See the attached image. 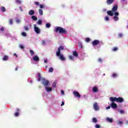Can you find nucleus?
I'll return each instance as SVG.
<instances>
[{"mask_svg": "<svg viewBox=\"0 0 128 128\" xmlns=\"http://www.w3.org/2000/svg\"><path fill=\"white\" fill-rule=\"evenodd\" d=\"M116 10H118V6L117 5H114L112 8V10H109L107 12L108 14L110 16H112L114 14L115 16L114 18V20H116V22L118 20L119 18L118 16L120 14L118 12H116Z\"/></svg>", "mask_w": 128, "mask_h": 128, "instance_id": "f257e3e1", "label": "nucleus"}, {"mask_svg": "<svg viewBox=\"0 0 128 128\" xmlns=\"http://www.w3.org/2000/svg\"><path fill=\"white\" fill-rule=\"evenodd\" d=\"M38 81L40 82V80H42L44 86H48V84H50V82H48V80H45V79L44 78H40V73L38 74Z\"/></svg>", "mask_w": 128, "mask_h": 128, "instance_id": "f03ea898", "label": "nucleus"}, {"mask_svg": "<svg viewBox=\"0 0 128 128\" xmlns=\"http://www.w3.org/2000/svg\"><path fill=\"white\" fill-rule=\"evenodd\" d=\"M56 32H59V34H66V29L61 27L56 28Z\"/></svg>", "mask_w": 128, "mask_h": 128, "instance_id": "7ed1b4c3", "label": "nucleus"}, {"mask_svg": "<svg viewBox=\"0 0 128 128\" xmlns=\"http://www.w3.org/2000/svg\"><path fill=\"white\" fill-rule=\"evenodd\" d=\"M56 55L57 56H58L60 60H66V57L62 55V54H60V52H57L56 53Z\"/></svg>", "mask_w": 128, "mask_h": 128, "instance_id": "20e7f679", "label": "nucleus"}, {"mask_svg": "<svg viewBox=\"0 0 128 128\" xmlns=\"http://www.w3.org/2000/svg\"><path fill=\"white\" fill-rule=\"evenodd\" d=\"M34 30L37 34H40V29L36 26V24H34Z\"/></svg>", "mask_w": 128, "mask_h": 128, "instance_id": "39448f33", "label": "nucleus"}, {"mask_svg": "<svg viewBox=\"0 0 128 128\" xmlns=\"http://www.w3.org/2000/svg\"><path fill=\"white\" fill-rule=\"evenodd\" d=\"M45 90L47 92H52V87L50 86H46Z\"/></svg>", "mask_w": 128, "mask_h": 128, "instance_id": "423d86ee", "label": "nucleus"}, {"mask_svg": "<svg viewBox=\"0 0 128 128\" xmlns=\"http://www.w3.org/2000/svg\"><path fill=\"white\" fill-rule=\"evenodd\" d=\"M109 100L110 102H117L118 98L116 97H110L109 98Z\"/></svg>", "mask_w": 128, "mask_h": 128, "instance_id": "0eeeda50", "label": "nucleus"}, {"mask_svg": "<svg viewBox=\"0 0 128 128\" xmlns=\"http://www.w3.org/2000/svg\"><path fill=\"white\" fill-rule=\"evenodd\" d=\"M94 108L95 110H98L100 108H98V103L95 102L94 104Z\"/></svg>", "mask_w": 128, "mask_h": 128, "instance_id": "6e6552de", "label": "nucleus"}, {"mask_svg": "<svg viewBox=\"0 0 128 128\" xmlns=\"http://www.w3.org/2000/svg\"><path fill=\"white\" fill-rule=\"evenodd\" d=\"M74 96H76V98H80V93L77 91H74Z\"/></svg>", "mask_w": 128, "mask_h": 128, "instance_id": "1a4fd4ad", "label": "nucleus"}, {"mask_svg": "<svg viewBox=\"0 0 128 128\" xmlns=\"http://www.w3.org/2000/svg\"><path fill=\"white\" fill-rule=\"evenodd\" d=\"M100 44V41L98 40H95L92 42L93 46H96V44Z\"/></svg>", "mask_w": 128, "mask_h": 128, "instance_id": "9d476101", "label": "nucleus"}, {"mask_svg": "<svg viewBox=\"0 0 128 128\" xmlns=\"http://www.w3.org/2000/svg\"><path fill=\"white\" fill-rule=\"evenodd\" d=\"M111 108H118V105L114 102H112L111 104Z\"/></svg>", "mask_w": 128, "mask_h": 128, "instance_id": "9b49d317", "label": "nucleus"}, {"mask_svg": "<svg viewBox=\"0 0 128 128\" xmlns=\"http://www.w3.org/2000/svg\"><path fill=\"white\" fill-rule=\"evenodd\" d=\"M118 102H124V99L120 97L117 98Z\"/></svg>", "mask_w": 128, "mask_h": 128, "instance_id": "f8f14e48", "label": "nucleus"}, {"mask_svg": "<svg viewBox=\"0 0 128 128\" xmlns=\"http://www.w3.org/2000/svg\"><path fill=\"white\" fill-rule=\"evenodd\" d=\"M92 92H98V88L96 86L93 87Z\"/></svg>", "mask_w": 128, "mask_h": 128, "instance_id": "ddd939ff", "label": "nucleus"}, {"mask_svg": "<svg viewBox=\"0 0 128 128\" xmlns=\"http://www.w3.org/2000/svg\"><path fill=\"white\" fill-rule=\"evenodd\" d=\"M32 58H33V60H34V62H38L39 60L38 56H34Z\"/></svg>", "mask_w": 128, "mask_h": 128, "instance_id": "4468645a", "label": "nucleus"}, {"mask_svg": "<svg viewBox=\"0 0 128 128\" xmlns=\"http://www.w3.org/2000/svg\"><path fill=\"white\" fill-rule=\"evenodd\" d=\"M28 14L30 16H34V10H30L28 12Z\"/></svg>", "mask_w": 128, "mask_h": 128, "instance_id": "2eb2a0df", "label": "nucleus"}, {"mask_svg": "<svg viewBox=\"0 0 128 128\" xmlns=\"http://www.w3.org/2000/svg\"><path fill=\"white\" fill-rule=\"evenodd\" d=\"M114 2V0H106V3L108 4H112Z\"/></svg>", "mask_w": 128, "mask_h": 128, "instance_id": "dca6fc26", "label": "nucleus"}, {"mask_svg": "<svg viewBox=\"0 0 128 128\" xmlns=\"http://www.w3.org/2000/svg\"><path fill=\"white\" fill-rule=\"evenodd\" d=\"M106 120L107 122H112V118H106Z\"/></svg>", "mask_w": 128, "mask_h": 128, "instance_id": "f3484780", "label": "nucleus"}, {"mask_svg": "<svg viewBox=\"0 0 128 128\" xmlns=\"http://www.w3.org/2000/svg\"><path fill=\"white\" fill-rule=\"evenodd\" d=\"M68 58L70 60H74V56H68Z\"/></svg>", "mask_w": 128, "mask_h": 128, "instance_id": "a211bd4d", "label": "nucleus"}, {"mask_svg": "<svg viewBox=\"0 0 128 128\" xmlns=\"http://www.w3.org/2000/svg\"><path fill=\"white\" fill-rule=\"evenodd\" d=\"M38 12L40 16H42L44 14V12L42 11V10L39 9Z\"/></svg>", "mask_w": 128, "mask_h": 128, "instance_id": "6ab92c4d", "label": "nucleus"}, {"mask_svg": "<svg viewBox=\"0 0 128 128\" xmlns=\"http://www.w3.org/2000/svg\"><path fill=\"white\" fill-rule=\"evenodd\" d=\"M64 47L62 46H60L58 48V50L57 52H60V50H63Z\"/></svg>", "mask_w": 128, "mask_h": 128, "instance_id": "aec40b11", "label": "nucleus"}, {"mask_svg": "<svg viewBox=\"0 0 128 128\" xmlns=\"http://www.w3.org/2000/svg\"><path fill=\"white\" fill-rule=\"evenodd\" d=\"M0 10L3 12H6V8L4 6H1Z\"/></svg>", "mask_w": 128, "mask_h": 128, "instance_id": "412c9836", "label": "nucleus"}, {"mask_svg": "<svg viewBox=\"0 0 128 128\" xmlns=\"http://www.w3.org/2000/svg\"><path fill=\"white\" fill-rule=\"evenodd\" d=\"M32 20H38V18H37L36 16H32Z\"/></svg>", "mask_w": 128, "mask_h": 128, "instance_id": "4be33fe9", "label": "nucleus"}, {"mask_svg": "<svg viewBox=\"0 0 128 128\" xmlns=\"http://www.w3.org/2000/svg\"><path fill=\"white\" fill-rule=\"evenodd\" d=\"M73 54L74 56H78V52H74Z\"/></svg>", "mask_w": 128, "mask_h": 128, "instance_id": "5701e85b", "label": "nucleus"}, {"mask_svg": "<svg viewBox=\"0 0 128 128\" xmlns=\"http://www.w3.org/2000/svg\"><path fill=\"white\" fill-rule=\"evenodd\" d=\"M8 57L7 56H4L3 58V60H7Z\"/></svg>", "mask_w": 128, "mask_h": 128, "instance_id": "b1692460", "label": "nucleus"}, {"mask_svg": "<svg viewBox=\"0 0 128 128\" xmlns=\"http://www.w3.org/2000/svg\"><path fill=\"white\" fill-rule=\"evenodd\" d=\"M15 2L16 4H20L22 2V1L20 0H15Z\"/></svg>", "mask_w": 128, "mask_h": 128, "instance_id": "393cba45", "label": "nucleus"}, {"mask_svg": "<svg viewBox=\"0 0 128 128\" xmlns=\"http://www.w3.org/2000/svg\"><path fill=\"white\" fill-rule=\"evenodd\" d=\"M104 20L106 22H108L110 20V18H108V16H106L104 18Z\"/></svg>", "mask_w": 128, "mask_h": 128, "instance_id": "a878e982", "label": "nucleus"}, {"mask_svg": "<svg viewBox=\"0 0 128 128\" xmlns=\"http://www.w3.org/2000/svg\"><path fill=\"white\" fill-rule=\"evenodd\" d=\"M54 72V68H49L48 72Z\"/></svg>", "mask_w": 128, "mask_h": 128, "instance_id": "bb28decb", "label": "nucleus"}, {"mask_svg": "<svg viewBox=\"0 0 128 128\" xmlns=\"http://www.w3.org/2000/svg\"><path fill=\"white\" fill-rule=\"evenodd\" d=\"M53 88H56V82L54 81L52 84Z\"/></svg>", "mask_w": 128, "mask_h": 128, "instance_id": "cd10ccee", "label": "nucleus"}, {"mask_svg": "<svg viewBox=\"0 0 128 128\" xmlns=\"http://www.w3.org/2000/svg\"><path fill=\"white\" fill-rule=\"evenodd\" d=\"M123 122L122 121L119 120L118 122V124H119V126H122V124Z\"/></svg>", "mask_w": 128, "mask_h": 128, "instance_id": "c85d7f7f", "label": "nucleus"}, {"mask_svg": "<svg viewBox=\"0 0 128 128\" xmlns=\"http://www.w3.org/2000/svg\"><path fill=\"white\" fill-rule=\"evenodd\" d=\"M112 78H116L118 76V74L114 73L112 75Z\"/></svg>", "mask_w": 128, "mask_h": 128, "instance_id": "c756f323", "label": "nucleus"}, {"mask_svg": "<svg viewBox=\"0 0 128 128\" xmlns=\"http://www.w3.org/2000/svg\"><path fill=\"white\" fill-rule=\"evenodd\" d=\"M30 54L32 56H34V52L32 50H30Z\"/></svg>", "mask_w": 128, "mask_h": 128, "instance_id": "7c9ffc66", "label": "nucleus"}, {"mask_svg": "<svg viewBox=\"0 0 128 128\" xmlns=\"http://www.w3.org/2000/svg\"><path fill=\"white\" fill-rule=\"evenodd\" d=\"M46 28H50V23H47L46 24Z\"/></svg>", "mask_w": 128, "mask_h": 128, "instance_id": "2f4dec72", "label": "nucleus"}, {"mask_svg": "<svg viewBox=\"0 0 128 128\" xmlns=\"http://www.w3.org/2000/svg\"><path fill=\"white\" fill-rule=\"evenodd\" d=\"M42 20H38V22H37V24H42Z\"/></svg>", "mask_w": 128, "mask_h": 128, "instance_id": "473e14b6", "label": "nucleus"}, {"mask_svg": "<svg viewBox=\"0 0 128 128\" xmlns=\"http://www.w3.org/2000/svg\"><path fill=\"white\" fill-rule=\"evenodd\" d=\"M118 50V48L115 47V48H113L112 50H113V52H116V50Z\"/></svg>", "mask_w": 128, "mask_h": 128, "instance_id": "72a5a7b5", "label": "nucleus"}, {"mask_svg": "<svg viewBox=\"0 0 128 128\" xmlns=\"http://www.w3.org/2000/svg\"><path fill=\"white\" fill-rule=\"evenodd\" d=\"M119 112H120V114H124V110H120L119 111Z\"/></svg>", "mask_w": 128, "mask_h": 128, "instance_id": "f704fd0d", "label": "nucleus"}, {"mask_svg": "<svg viewBox=\"0 0 128 128\" xmlns=\"http://www.w3.org/2000/svg\"><path fill=\"white\" fill-rule=\"evenodd\" d=\"M92 120L93 122H98V120L96 118H93Z\"/></svg>", "mask_w": 128, "mask_h": 128, "instance_id": "c9c22d12", "label": "nucleus"}, {"mask_svg": "<svg viewBox=\"0 0 128 128\" xmlns=\"http://www.w3.org/2000/svg\"><path fill=\"white\" fill-rule=\"evenodd\" d=\"M22 36H26V32H22Z\"/></svg>", "mask_w": 128, "mask_h": 128, "instance_id": "e433bc0d", "label": "nucleus"}, {"mask_svg": "<svg viewBox=\"0 0 128 128\" xmlns=\"http://www.w3.org/2000/svg\"><path fill=\"white\" fill-rule=\"evenodd\" d=\"M16 22L17 24H20V19H17L16 20Z\"/></svg>", "mask_w": 128, "mask_h": 128, "instance_id": "4c0bfd02", "label": "nucleus"}, {"mask_svg": "<svg viewBox=\"0 0 128 128\" xmlns=\"http://www.w3.org/2000/svg\"><path fill=\"white\" fill-rule=\"evenodd\" d=\"M19 46L22 48V50H24V47L22 44L20 45Z\"/></svg>", "mask_w": 128, "mask_h": 128, "instance_id": "58836bf2", "label": "nucleus"}, {"mask_svg": "<svg viewBox=\"0 0 128 128\" xmlns=\"http://www.w3.org/2000/svg\"><path fill=\"white\" fill-rule=\"evenodd\" d=\"M86 42H90V38H86V40H85Z\"/></svg>", "mask_w": 128, "mask_h": 128, "instance_id": "ea45409f", "label": "nucleus"}, {"mask_svg": "<svg viewBox=\"0 0 128 128\" xmlns=\"http://www.w3.org/2000/svg\"><path fill=\"white\" fill-rule=\"evenodd\" d=\"M40 8H44V5L40 4Z\"/></svg>", "mask_w": 128, "mask_h": 128, "instance_id": "a19ab883", "label": "nucleus"}, {"mask_svg": "<svg viewBox=\"0 0 128 128\" xmlns=\"http://www.w3.org/2000/svg\"><path fill=\"white\" fill-rule=\"evenodd\" d=\"M9 22H10V24H12V19L10 20Z\"/></svg>", "mask_w": 128, "mask_h": 128, "instance_id": "79ce46f5", "label": "nucleus"}, {"mask_svg": "<svg viewBox=\"0 0 128 128\" xmlns=\"http://www.w3.org/2000/svg\"><path fill=\"white\" fill-rule=\"evenodd\" d=\"M24 28L25 30H28V28L26 26H24Z\"/></svg>", "mask_w": 128, "mask_h": 128, "instance_id": "37998d69", "label": "nucleus"}, {"mask_svg": "<svg viewBox=\"0 0 128 128\" xmlns=\"http://www.w3.org/2000/svg\"><path fill=\"white\" fill-rule=\"evenodd\" d=\"M79 48H82V44H78Z\"/></svg>", "mask_w": 128, "mask_h": 128, "instance_id": "c03bdc74", "label": "nucleus"}, {"mask_svg": "<svg viewBox=\"0 0 128 128\" xmlns=\"http://www.w3.org/2000/svg\"><path fill=\"white\" fill-rule=\"evenodd\" d=\"M15 116H18V112H16L14 114Z\"/></svg>", "mask_w": 128, "mask_h": 128, "instance_id": "a18cd8bd", "label": "nucleus"}, {"mask_svg": "<svg viewBox=\"0 0 128 128\" xmlns=\"http://www.w3.org/2000/svg\"><path fill=\"white\" fill-rule=\"evenodd\" d=\"M35 4H36V6H38L40 4V2H35Z\"/></svg>", "mask_w": 128, "mask_h": 128, "instance_id": "49530a36", "label": "nucleus"}, {"mask_svg": "<svg viewBox=\"0 0 128 128\" xmlns=\"http://www.w3.org/2000/svg\"><path fill=\"white\" fill-rule=\"evenodd\" d=\"M96 128H100V125H98V124H96Z\"/></svg>", "mask_w": 128, "mask_h": 128, "instance_id": "de8ad7c7", "label": "nucleus"}, {"mask_svg": "<svg viewBox=\"0 0 128 128\" xmlns=\"http://www.w3.org/2000/svg\"><path fill=\"white\" fill-rule=\"evenodd\" d=\"M61 94H64V90H61Z\"/></svg>", "mask_w": 128, "mask_h": 128, "instance_id": "09e8293b", "label": "nucleus"}, {"mask_svg": "<svg viewBox=\"0 0 128 128\" xmlns=\"http://www.w3.org/2000/svg\"><path fill=\"white\" fill-rule=\"evenodd\" d=\"M110 106H108V107H106V110H110Z\"/></svg>", "mask_w": 128, "mask_h": 128, "instance_id": "8fccbe9b", "label": "nucleus"}, {"mask_svg": "<svg viewBox=\"0 0 128 128\" xmlns=\"http://www.w3.org/2000/svg\"><path fill=\"white\" fill-rule=\"evenodd\" d=\"M64 106V102H62L61 104V106Z\"/></svg>", "mask_w": 128, "mask_h": 128, "instance_id": "3c124183", "label": "nucleus"}, {"mask_svg": "<svg viewBox=\"0 0 128 128\" xmlns=\"http://www.w3.org/2000/svg\"><path fill=\"white\" fill-rule=\"evenodd\" d=\"M118 36H120V38L122 36V34H118Z\"/></svg>", "mask_w": 128, "mask_h": 128, "instance_id": "603ef678", "label": "nucleus"}, {"mask_svg": "<svg viewBox=\"0 0 128 128\" xmlns=\"http://www.w3.org/2000/svg\"><path fill=\"white\" fill-rule=\"evenodd\" d=\"M102 59H100V58H99V59L98 60V62H102Z\"/></svg>", "mask_w": 128, "mask_h": 128, "instance_id": "864d4df0", "label": "nucleus"}, {"mask_svg": "<svg viewBox=\"0 0 128 128\" xmlns=\"http://www.w3.org/2000/svg\"><path fill=\"white\" fill-rule=\"evenodd\" d=\"M4 27H2L1 28H0V30L2 31H4Z\"/></svg>", "mask_w": 128, "mask_h": 128, "instance_id": "5fc2aeb1", "label": "nucleus"}, {"mask_svg": "<svg viewBox=\"0 0 128 128\" xmlns=\"http://www.w3.org/2000/svg\"><path fill=\"white\" fill-rule=\"evenodd\" d=\"M19 8H20V10H21V12H22V8L21 6H20V7Z\"/></svg>", "mask_w": 128, "mask_h": 128, "instance_id": "6e6d98bb", "label": "nucleus"}, {"mask_svg": "<svg viewBox=\"0 0 128 128\" xmlns=\"http://www.w3.org/2000/svg\"><path fill=\"white\" fill-rule=\"evenodd\" d=\"M45 64H48V60H44Z\"/></svg>", "mask_w": 128, "mask_h": 128, "instance_id": "4d7b16f0", "label": "nucleus"}, {"mask_svg": "<svg viewBox=\"0 0 128 128\" xmlns=\"http://www.w3.org/2000/svg\"><path fill=\"white\" fill-rule=\"evenodd\" d=\"M14 56H16V54H14Z\"/></svg>", "mask_w": 128, "mask_h": 128, "instance_id": "13d9d810", "label": "nucleus"}, {"mask_svg": "<svg viewBox=\"0 0 128 128\" xmlns=\"http://www.w3.org/2000/svg\"><path fill=\"white\" fill-rule=\"evenodd\" d=\"M15 70H18V68H16Z\"/></svg>", "mask_w": 128, "mask_h": 128, "instance_id": "bf43d9fd", "label": "nucleus"}, {"mask_svg": "<svg viewBox=\"0 0 128 128\" xmlns=\"http://www.w3.org/2000/svg\"><path fill=\"white\" fill-rule=\"evenodd\" d=\"M126 124H128V121H126Z\"/></svg>", "mask_w": 128, "mask_h": 128, "instance_id": "052dcab7", "label": "nucleus"}]
</instances>
